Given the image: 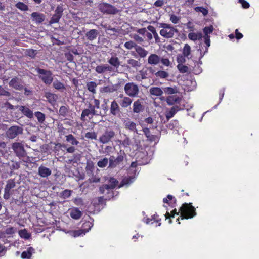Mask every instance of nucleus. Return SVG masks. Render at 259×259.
I'll use <instances>...</instances> for the list:
<instances>
[{"instance_id":"1","label":"nucleus","mask_w":259,"mask_h":259,"mask_svg":"<svg viewBox=\"0 0 259 259\" xmlns=\"http://www.w3.org/2000/svg\"><path fill=\"white\" fill-rule=\"evenodd\" d=\"M181 220L192 219L197 215L196 208L192 203H183L180 208Z\"/></svg>"},{"instance_id":"2","label":"nucleus","mask_w":259,"mask_h":259,"mask_svg":"<svg viewBox=\"0 0 259 259\" xmlns=\"http://www.w3.org/2000/svg\"><path fill=\"white\" fill-rule=\"evenodd\" d=\"M159 27L161 28L159 32L160 35L166 39L174 37L175 34H177L179 32L177 28L169 24L161 23Z\"/></svg>"},{"instance_id":"3","label":"nucleus","mask_w":259,"mask_h":259,"mask_svg":"<svg viewBox=\"0 0 259 259\" xmlns=\"http://www.w3.org/2000/svg\"><path fill=\"white\" fill-rule=\"evenodd\" d=\"M39 74L38 77L46 85H50L53 80V73L50 70H48L39 67L35 69Z\"/></svg>"},{"instance_id":"4","label":"nucleus","mask_w":259,"mask_h":259,"mask_svg":"<svg viewBox=\"0 0 259 259\" xmlns=\"http://www.w3.org/2000/svg\"><path fill=\"white\" fill-rule=\"evenodd\" d=\"M98 9L104 14L114 15L117 14L119 11L115 6L104 2L99 4Z\"/></svg>"},{"instance_id":"5","label":"nucleus","mask_w":259,"mask_h":259,"mask_svg":"<svg viewBox=\"0 0 259 259\" xmlns=\"http://www.w3.org/2000/svg\"><path fill=\"white\" fill-rule=\"evenodd\" d=\"M100 115H101V112L94 110L93 107H88V108L84 109L82 110L80 119L82 121H85L87 120L90 121L94 116Z\"/></svg>"},{"instance_id":"6","label":"nucleus","mask_w":259,"mask_h":259,"mask_svg":"<svg viewBox=\"0 0 259 259\" xmlns=\"http://www.w3.org/2000/svg\"><path fill=\"white\" fill-rule=\"evenodd\" d=\"M125 157L126 154L122 150H120L118 153V156L116 158H115L113 156H111L109 159V167H116L123 161Z\"/></svg>"},{"instance_id":"7","label":"nucleus","mask_w":259,"mask_h":259,"mask_svg":"<svg viewBox=\"0 0 259 259\" xmlns=\"http://www.w3.org/2000/svg\"><path fill=\"white\" fill-rule=\"evenodd\" d=\"M124 90L125 94L130 97H136L139 93L138 86L134 82H128L125 84Z\"/></svg>"},{"instance_id":"8","label":"nucleus","mask_w":259,"mask_h":259,"mask_svg":"<svg viewBox=\"0 0 259 259\" xmlns=\"http://www.w3.org/2000/svg\"><path fill=\"white\" fill-rule=\"evenodd\" d=\"M115 136V133L113 130L106 129L103 134L99 137V141L101 143L107 144L111 141Z\"/></svg>"},{"instance_id":"9","label":"nucleus","mask_w":259,"mask_h":259,"mask_svg":"<svg viewBox=\"0 0 259 259\" xmlns=\"http://www.w3.org/2000/svg\"><path fill=\"white\" fill-rule=\"evenodd\" d=\"M118 181L115 178H110L108 184H104L100 187V192L103 194L105 193L106 190L109 191L110 190L114 189L118 185Z\"/></svg>"},{"instance_id":"10","label":"nucleus","mask_w":259,"mask_h":259,"mask_svg":"<svg viewBox=\"0 0 259 259\" xmlns=\"http://www.w3.org/2000/svg\"><path fill=\"white\" fill-rule=\"evenodd\" d=\"M9 85L18 91H22L24 89L22 79L18 77L12 78L9 82Z\"/></svg>"},{"instance_id":"11","label":"nucleus","mask_w":259,"mask_h":259,"mask_svg":"<svg viewBox=\"0 0 259 259\" xmlns=\"http://www.w3.org/2000/svg\"><path fill=\"white\" fill-rule=\"evenodd\" d=\"M23 130V128L19 126H12L7 130L6 134L9 138L14 139L18 135L22 134Z\"/></svg>"},{"instance_id":"12","label":"nucleus","mask_w":259,"mask_h":259,"mask_svg":"<svg viewBox=\"0 0 259 259\" xmlns=\"http://www.w3.org/2000/svg\"><path fill=\"white\" fill-rule=\"evenodd\" d=\"M124 128L128 131L134 133H138L136 123L129 118H126L123 122Z\"/></svg>"},{"instance_id":"13","label":"nucleus","mask_w":259,"mask_h":259,"mask_svg":"<svg viewBox=\"0 0 259 259\" xmlns=\"http://www.w3.org/2000/svg\"><path fill=\"white\" fill-rule=\"evenodd\" d=\"M13 149L16 155L19 157H23L25 155V151L22 144L20 143H14L12 145Z\"/></svg>"},{"instance_id":"14","label":"nucleus","mask_w":259,"mask_h":259,"mask_svg":"<svg viewBox=\"0 0 259 259\" xmlns=\"http://www.w3.org/2000/svg\"><path fill=\"white\" fill-rule=\"evenodd\" d=\"M143 99H138L133 104V112L134 113H140L144 109V106L143 105Z\"/></svg>"},{"instance_id":"15","label":"nucleus","mask_w":259,"mask_h":259,"mask_svg":"<svg viewBox=\"0 0 259 259\" xmlns=\"http://www.w3.org/2000/svg\"><path fill=\"white\" fill-rule=\"evenodd\" d=\"M113 70V68L107 64L98 65L95 68L96 72L99 74L104 73L106 71L112 72Z\"/></svg>"},{"instance_id":"16","label":"nucleus","mask_w":259,"mask_h":259,"mask_svg":"<svg viewBox=\"0 0 259 259\" xmlns=\"http://www.w3.org/2000/svg\"><path fill=\"white\" fill-rule=\"evenodd\" d=\"M160 57L156 54H151L148 58V63L151 65H156L160 63Z\"/></svg>"},{"instance_id":"17","label":"nucleus","mask_w":259,"mask_h":259,"mask_svg":"<svg viewBox=\"0 0 259 259\" xmlns=\"http://www.w3.org/2000/svg\"><path fill=\"white\" fill-rule=\"evenodd\" d=\"M38 175L42 178H47L52 174V171L50 168L42 165H41L38 167Z\"/></svg>"},{"instance_id":"18","label":"nucleus","mask_w":259,"mask_h":259,"mask_svg":"<svg viewBox=\"0 0 259 259\" xmlns=\"http://www.w3.org/2000/svg\"><path fill=\"white\" fill-rule=\"evenodd\" d=\"M19 111L26 117L31 119L33 117V113L31 110L25 106H20L19 107Z\"/></svg>"},{"instance_id":"19","label":"nucleus","mask_w":259,"mask_h":259,"mask_svg":"<svg viewBox=\"0 0 259 259\" xmlns=\"http://www.w3.org/2000/svg\"><path fill=\"white\" fill-rule=\"evenodd\" d=\"M110 112V113L114 116H116L117 114H119L120 112V107L117 102L115 100L111 102Z\"/></svg>"},{"instance_id":"20","label":"nucleus","mask_w":259,"mask_h":259,"mask_svg":"<svg viewBox=\"0 0 259 259\" xmlns=\"http://www.w3.org/2000/svg\"><path fill=\"white\" fill-rule=\"evenodd\" d=\"M120 97L122 98V99L119 102L122 108H127L131 105L133 100L130 98V97L123 96V95H120Z\"/></svg>"},{"instance_id":"21","label":"nucleus","mask_w":259,"mask_h":259,"mask_svg":"<svg viewBox=\"0 0 259 259\" xmlns=\"http://www.w3.org/2000/svg\"><path fill=\"white\" fill-rule=\"evenodd\" d=\"M181 98L177 95L169 96L166 98V102L169 105H172L175 104H180Z\"/></svg>"},{"instance_id":"22","label":"nucleus","mask_w":259,"mask_h":259,"mask_svg":"<svg viewBox=\"0 0 259 259\" xmlns=\"http://www.w3.org/2000/svg\"><path fill=\"white\" fill-rule=\"evenodd\" d=\"M148 69L147 67L143 68L139 71V74L136 76L137 80L141 81L149 77Z\"/></svg>"},{"instance_id":"23","label":"nucleus","mask_w":259,"mask_h":259,"mask_svg":"<svg viewBox=\"0 0 259 259\" xmlns=\"http://www.w3.org/2000/svg\"><path fill=\"white\" fill-rule=\"evenodd\" d=\"M31 16L33 21L37 23H41L45 20V15L42 13L35 12H33Z\"/></svg>"},{"instance_id":"24","label":"nucleus","mask_w":259,"mask_h":259,"mask_svg":"<svg viewBox=\"0 0 259 259\" xmlns=\"http://www.w3.org/2000/svg\"><path fill=\"white\" fill-rule=\"evenodd\" d=\"M108 62L111 65L110 66L116 70H117L120 65L119 59L116 56H112L108 59Z\"/></svg>"},{"instance_id":"25","label":"nucleus","mask_w":259,"mask_h":259,"mask_svg":"<svg viewBox=\"0 0 259 259\" xmlns=\"http://www.w3.org/2000/svg\"><path fill=\"white\" fill-rule=\"evenodd\" d=\"M163 202L168 204L171 207H175L177 204L176 199L172 195L169 194L167 196V198H163Z\"/></svg>"},{"instance_id":"26","label":"nucleus","mask_w":259,"mask_h":259,"mask_svg":"<svg viewBox=\"0 0 259 259\" xmlns=\"http://www.w3.org/2000/svg\"><path fill=\"white\" fill-rule=\"evenodd\" d=\"M70 215L72 219L78 220L81 218L82 212L79 208L73 207L70 210Z\"/></svg>"},{"instance_id":"27","label":"nucleus","mask_w":259,"mask_h":259,"mask_svg":"<svg viewBox=\"0 0 259 259\" xmlns=\"http://www.w3.org/2000/svg\"><path fill=\"white\" fill-rule=\"evenodd\" d=\"M180 108L178 106H172L168 111L166 112L165 116L167 120H169L171 118L180 110Z\"/></svg>"},{"instance_id":"28","label":"nucleus","mask_w":259,"mask_h":259,"mask_svg":"<svg viewBox=\"0 0 259 259\" xmlns=\"http://www.w3.org/2000/svg\"><path fill=\"white\" fill-rule=\"evenodd\" d=\"M151 96L155 97L160 96L163 94V91L159 87H151L149 91Z\"/></svg>"},{"instance_id":"29","label":"nucleus","mask_w":259,"mask_h":259,"mask_svg":"<svg viewBox=\"0 0 259 259\" xmlns=\"http://www.w3.org/2000/svg\"><path fill=\"white\" fill-rule=\"evenodd\" d=\"M34 252V249L33 247H28L26 251L22 252L21 257L23 259H30Z\"/></svg>"},{"instance_id":"30","label":"nucleus","mask_w":259,"mask_h":259,"mask_svg":"<svg viewBox=\"0 0 259 259\" xmlns=\"http://www.w3.org/2000/svg\"><path fill=\"white\" fill-rule=\"evenodd\" d=\"M99 34V32L96 29H91L87 32L85 36L88 39L92 41L95 39Z\"/></svg>"},{"instance_id":"31","label":"nucleus","mask_w":259,"mask_h":259,"mask_svg":"<svg viewBox=\"0 0 259 259\" xmlns=\"http://www.w3.org/2000/svg\"><path fill=\"white\" fill-rule=\"evenodd\" d=\"M135 51L141 58H145L148 53L147 50L138 45L136 46Z\"/></svg>"},{"instance_id":"32","label":"nucleus","mask_w":259,"mask_h":259,"mask_svg":"<svg viewBox=\"0 0 259 259\" xmlns=\"http://www.w3.org/2000/svg\"><path fill=\"white\" fill-rule=\"evenodd\" d=\"M135 179V176H130L128 177L124 178L122 179L120 185L119 186V187L120 188L123 186L124 185H129L132 183L134 181Z\"/></svg>"},{"instance_id":"33","label":"nucleus","mask_w":259,"mask_h":259,"mask_svg":"<svg viewBox=\"0 0 259 259\" xmlns=\"http://www.w3.org/2000/svg\"><path fill=\"white\" fill-rule=\"evenodd\" d=\"M188 37L189 39L193 41H196L197 40L201 39L202 37V35L201 32H190L188 34Z\"/></svg>"},{"instance_id":"34","label":"nucleus","mask_w":259,"mask_h":259,"mask_svg":"<svg viewBox=\"0 0 259 259\" xmlns=\"http://www.w3.org/2000/svg\"><path fill=\"white\" fill-rule=\"evenodd\" d=\"M69 108L68 106H62L59 110V115L64 118H65L69 113Z\"/></svg>"},{"instance_id":"35","label":"nucleus","mask_w":259,"mask_h":259,"mask_svg":"<svg viewBox=\"0 0 259 259\" xmlns=\"http://www.w3.org/2000/svg\"><path fill=\"white\" fill-rule=\"evenodd\" d=\"M180 214V211L179 210L178 212H177V209L175 208L174 210H172L170 213H169L168 212H166V213L165 214V219H169V223H171L172 221L171 220V218H174L175 217V215H178L179 214Z\"/></svg>"},{"instance_id":"36","label":"nucleus","mask_w":259,"mask_h":259,"mask_svg":"<svg viewBox=\"0 0 259 259\" xmlns=\"http://www.w3.org/2000/svg\"><path fill=\"white\" fill-rule=\"evenodd\" d=\"M143 131L149 141L153 142L155 140V136L151 134L150 131L148 128H144Z\"/></svg>"},{"instance_id":"37","label":"nucleus","mask_w":259,"mask_h":259,"mask_svg":"<svg viewBox=\"0 0 259 259\" xmlns=\"http://www.w3.org/2000/svg\"><path fill=\"white\" fill-rule=\"evenodd\" d=\"M18 234L21 238L25 239H28L31 237L30 233H29L26 229L20 230L18 231Z\"/></svg>"},{"instance_id":"38","label":"nucleus","mask_w":259,"mask_h":259,"mask_svg":"<svg viewBox=\"0 0 259 259\" xmlns=\"http://www.w3.org/2000/svg\"><path fill=\"white\" fill-rule=\"evenodd\" d=\"M127 64L130 65V66H127V68H130L131 67L137 68L141 66V63L137 60H136L134 59H130L127 61Z\"/></svg>"},{"instance_id":"39","label":"nucleus","mask_w":259,"mask_h":259,"mask_svg":"<svg viewBox=\"0 0 259 259\" xmlns=\"http://www.w3.org/2000/svg\"><path fill=\"white\" fill-rule=\"evenodd\" d=\"M34 114L39 123L42 124L44 123L46 118V116L44 113L39 111H36L34 113Z\"/></svg>"},{"instance_id":"40","label":"nucleus","mask_w":259,"mask_h":259,"mask_svg":"<svg viewBox=\"0 0 259 259\" xmlns=\"http://www.w3.org/2000/svg\"><path fill=\"white\" fill-rule=\"evenodd\" d=\"M66 140L73 145H77L79 143L78 141L72 134H69L65 136Z\"/></svg>"},{"instance_id":"41","label":"nucleus","mask_w":259,"mask_h":259,"mask_svg":"<svg viewBox=\"0 0 259 259\" xmlns=\"http://www.w3.org/2000/svg\"><path fill=\"white\" fill-rule=\"evenodd\" d=\"M97 84L94 81H90L87 83V88L88 90L93 94L96 93V88Z\"/></svg>"},{"instance_id":"42","label":"nucleus","mask_w":259,"mask_h":259,"mask_svg":"<svg viewBox=\"0 0 259 259\" xmlns=\"http://www.w3.org/2000/svg\"><path fill=\"white\" fill-rule=\"evenodd\" d=\"M168 76V73L163 70L158 71L156 72V73H155V77L159 79H165Z\"/></svg>"},{"instance_id":"43","label":"nucleus","mask_w":259,"mask_h":259,"mask_svg":"<svg viewBox=\"0 0 259 259\" xmlns=\"http://www.w3.org/2000/svg\"><path fill=\"white\" fill-rule=\"evenodd\" d=\"M191 49L190 46L188 44H185L183 49L182 54L183 55L189 58V56L191 54Z\"/></svg>"},{"instance_id":"44","label":"nucleus","mask_w":259,"mask_h":259,"mask_svg":"<svg viewBox=\"0 0 259 259\" xmlns=\"http://www.w3.org/2000/svg\"><path fill=\"white\" fill-rule=\"evenodd\" d=\"M163 91L167 94H174L179 92L177 87H165L163 89Z\"/></svg>"},{"instance_id":"45","label":"nucleus","mask_w":259,"mask_h":259,"mask_svg":"<svg viewBox=\"0 0 259 259\" xmlns=\"http://www.w3.org/2000/svg\"><path fill=\"white\" fill-rule=\"evenodd\" d=\"M147 29L149 31L151 32L152 34H153L154 37L155 39V40L156 42L158 41L159 40V37L158 36V33H157L155 28L152 25H149L147 27Z\"/></svg>"},{"instance_id":"46","label":"nucleus","mask_w":259,"mask_h":259,"mask_svg":"<svg viewBox=\"0 0 259 259\" xmlns=\"http://www.w3.org/2000/svg\"><path fill=\"white\" fill-rule=\"evenodd\" d=\"M15 186L16 183L14 180L11 179L7 181L5 189H6V190L10 191L11 189L14 188Z\"/></svg>"},{"instance_id":"47","label":"nucleus","mask_w":259,"mask_h":259,"mask_svg":"<svg viewBox=\"0 0 259 259\" xmlns=\"http://www.w3.org/2000/svg\"><path fill=\"white\" fill-rule=\"evenodd\" d=\"M72 192V190L66 189L60 193V197L64 199L68 198L71 196Z\"/></svg>"},{"instance_id":"48","label":"nucleus","mask_w":259,"mask_h":259,"mask_svg":"<svg viewBox=\"0 0 259 259\" xmlns=\"http://www.w3.org/2000/svg\"><path fill=\"white\" fill-rule=\"evenodd\" d=\"M194 10L197 12H201L204 16H206L208 13V10L207 8L203 7L197 6L194 8Z\"/></svg>"},{"instance_id":"49","label":"nucleus","mask_w":259,"mask_h":259,"mask_svg":"<svg viewBox=\"0 0 259 259\" xmlns=\"http://www.w3.org/2000/svg\"><path fill=\"white\" fill-rule=\"evenodd\" d=\"M15 6L17 8L23 11L28 10V6L23 2H19L16 4Z\"/></svg>"},{"instance_id":"50","label":"nucleus","mask_w":259,"mask_h":259,"mask_svg":"<svg viewBox=\"0 0 259 259\" xmlns=\"http://www.w3.org/2000/svg\"><path fill=\"white\" fill-rule=\"evenodd\" d=\"M45 97L50 103L52 104L56 101L55 95L50 92L46 93Z\"/></svg>"},{"instance_id":"51","label":"nucleus","mask_w":259,"mask_h":259,"mask_svg":"<svg viewBox=\"0 0 259 259\" xmlns=\"http://www.w3.org/2000/svg\"><path fill=\"white\" fill-rule=\"evenodd\" d=\"M84 137L88 139L96 140L97 134L95 132H88L85 134Z\"/></svg>"},{"instance_id":"52","label":"nucleus","mask_w":259,"mask_h":259,"mask_svg":"<svg viewBox=\"0 0 259 259\" xmlns=\"http://www.w3.org/2000/svg\"><path fill=\"white\" fill-rule=\"evenodd\" d=\"M109 159L105 157L102 159V160H99L97 162V165L98 167L100 168H104L107 165Z\"/></svg>"},{"instance_id":"53","label":"nucleus","mask_w":259,"mask_h":259,"mask_svg":"<svg viewBox=\"0 0 259 259\" xmlns=\"http://www.w3.org/2000/svg\"><path fill=\"white\" fill-rule=\"evenodd\" d=\"M85 169L88 172H90V173H93L94 169V164L93 161H88L87 162V165Z\"/></svg>"},{"instance_id":"54","label":"nucleus","mask_w":259,"mask_h":259,"mask_svg":"<svg viewBox=\"0 0 259 259\" xmlns=\"http://www.w3.org/2000/svg\"><path fill=\"white\" fill-rule=\"evenodd\" d=\"M93 226V224L89 222H84L82 225V229L85 231V233L88 232Z\"/></svg>"},{"instance_id":"55","label":"nucleus","mask_w":259,"mask_h":259,"mask_svg":"<svg viewBox=\"0 0 259 259\" xmlns=\"http://www.w3.org/2000/svg\"><path fill=\"white\" fill-rule=\"evenodd\" d=\"M177 68L178 69L180 72L182 73H187L189 71L188 67L183 64H178L177 65Z\"/></svg>"},{"instance_id":"56","label":"nucleus","mask_w":259,"mask_h":259,"mask_svg":"<svg viewBox=\"0 0 259 259\" xmlns=\"http://www.w3.org/2000/svg\"><path fill=\"white\" fill-rule=\"evenodd\" d=\"M214 30V27L212 25L209 26L205 27L203 28V32L205 36H208L209 34L212 33Z\"/></svg>"},{"instance_id":"57","label":"nucleus","mask_w":259,"mask_h":259,"mask_svg":"<svg viewBox=\"0 0 259 259\" xmlns=\"http://www.w3.org/2000/svg\"><path fill=\"white\" fill-rule=\"evenodd\" d=\"M181 17L175 14L170 15V21L174 24H178L180 21Z\"/></svg>"},{"instance_id":"58","label":"nucleus","mask_w":259,"mask_h":259,"mask_svg":"<svg viewBox=\"0 0 259 259\" xmlns=\"http://www.w3.org/2000/svg\"><path fill=\"white\" fill-rule=\"evenodd\" d=\"M100 100L97 99H94V105H92L91 104H89L88 107H91L94 108V110H96V109H99L100 108Z\"/></svg>"},{"instance_id":"59","label":"nucleus","mask_w":259,"mask_h":259,"mask_svg":"<svg viewBox=\"0 0 259 259\" xmlns=\"http://www.w3.org/2000/svg\"><path fill=\"white\" fill-rule=\"evenodd\" d=\"M61 17L60 15L54 13L50 19V23L51 24L58 23Z\"/></svg>"},{"instance_id":"60","label":"nucleus","mask_w":259,"mask_h":259,"mask_svg":"<svg viewBox=\"0 0 259 259\" xmlns=\"http://www.w3.org/2000/svg\"><path fill=\"white\" fill-rule=\"evenodd\" d=\"M136 46L137 45L132 41H127L124 45V47L128 50H131L133 48L135 49Z\"/></svg>"},{"instance_id":"61","label":"nucleus","mask_w":259,"mask_h":259,"mask_svg":"<svg viewBox=\"0 0 259 259\" xmlns=\"http://www.w3.org/2000/svg\"><path fill=\"white\" fill-rule=\"evenodd\" d=\"M53 87L55 89L57 90H60L64 88L63 84L58 80L54 82Z\"/></svg>"},{"instance_id":"62","label":"nucleus","mask_w":259,"mask_h":259,"mask_svg":"<svg viewBox=\"0 0 259 259\" xmlns=\"http://www.w3.org/2000/svg\"><path fill=\"white\" fill-rule=\"evenodd\" d=\"M160 62L163 65L166 67H168L170 65V62L169 60L167 58H161Z\"/></svg>"},{"instance_id":"63","label":"nucleus","mask_w":259,"mask_h":259,"mask_svg":"<svg viewBox=\"0 0 259 259\" xmlns=\"http://www.w3.org/2000/svg\"><path fill=\"white\" fill-rule=\"evenodd\" d=\"M81 155L80 154L76 153L73 155V158L70 160L73 163H77L80 160Z\"/></svg>"},{"instance_id":"64","label":"nucleus","mask_w":259,"mask_h":259,"mask_svg":"<svg viewBox=\"0 0 259 259\" xmlns=\"http://www.w3.org/2000/svg\"><path fill=\"white\" fill-rule=\"evenodd\" d=\"M186 57L183 54L178 55L177 61L179 63L178 64H182L183 63H184L186 62Z\"/></svg>"}]
</instances>
